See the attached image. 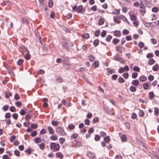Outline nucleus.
<instances>
[{"label":"nucleus","instance_id":"nucleus-1","mask_svg":"<svg viewBox=\"0 0 159 159\" xmlns=\"http://www.w3.org/2000/svg\"><path fill=\"white\" fill-rule=\"evenodd\" d=\"M56 132L59 135L64 136L66 135V133L63 128L59 126L56 128Z\"/></svg>","mask_w":159,"mask_h":159},{"label":"nucleus","instance_id":"nucleus-2","mask_svg":"<svg viewBox=\"0 0 159 159\" xmlns=\"http://www.w3.org/2000/svg\"><path fill=\"white\" fill-rule=\"evenodd\" d=\"M60 147V145L55 143H50V148L51 150H53L54 151L57 152L59 150Z\"/></svg>","mask_w":159,"mask_h":159},{"label":"nucleus","instance_id":"nucleus-3","mask_svg":"<svg viewBox=\"0 0 159 159\" xmlns=\"http://www.w3.org/2000/svg\"><path fill=\"white\" fill-rule=\"evenodd\" d=\"M61 45L63 49L66 51H69V48L68 46L67 41V40L64 37H62L61 38Z\"/></svg>","mask_w":159,"mask_h":159},{"label":"nucleus","instance_id":"nucleus-4","mask_svg":"<svg viewBox=\"0 0 159 159\" xmlns=\"http://www.w3.org/2000/svg\"><path fill=\"white\" fill-rule=\"evenodd\" d=\"M99 62L98 61H96L93 63L92 66L93 68H95L98 67L99 66Z\"/></svg>","mask_w":159,"mask_h":159},{"label":"nucleus","instance_id":"nucleus-5","mask_svg":"<svg viewBox=\"0 0 159 159\" xmlns=\"http://www.w3.org/2000/svg\"><path fill=\"white\" fill-rule=\"evenodd\" d=\"M119 18L122 19L124 21H125L128 24H129V22L124 16L120 15L119 16Z\"/></svg>","mask_w":159,"mask_h":159},{"label":"nucleus","instance_id":"nucleus-6","mask_svg":"<svg viewBox=\"0 0 159 159\" xmlns=\"http://www.w3.org/2000/svg\"><path fill=\"white\" fill-rule=\"evenodd\" d=\"M77 11L78 13H80L81 14L83 13L84 11L83 10V7L82 5L79 6L77 9Z\"/></svg>","mask_w":159,"mask_h":159},{"label":"nucleus","instance_id":"nucleus-7","mask_svg":"<svg viewBox=\"0 0 159 159\" xmlns=\"http://www.w3.org/2000/svg\"><path fill=\"white\" fill-rule=\"evenodd\" d=\"M131 84L133 85L137 86L139 84V81L138 80H133L131 82Z\"/></svg>","mask_w":159,"mask_h":159},{"label":"nucleus","instance_id":"nucleus-8","mask_svg":"<svg viewBox=\"0 0 159 159\" xmlns=\"http://www.w3.org/2000/svg\"><path fill=\"white\" fill-rule=\"evenodd\" d=\"M130 20L132 21L136 20L137 18L136 15L135 14H133L132 15H130Z\"/></svg>","mask_w":159,"mask_h":159},{"label":"nucleus","instance_id":"nucleus-9","mask_svg":"<svg viewBox=\"0 0 159 159\" xmlns=\"http://www.w3.org/2000/svg\"><path fill=\"white\" fill-rule=\"evenodd\" d=\"M147 80V77L144 75H141L139 78V80L140 81L143 82Z\"/></svg>","mask_w":159,"mask_h":159},{"label":"nucleus","instance_id":"nucleus-10","mask_svg":"<svg viewBox=\"0 0 159 159\" xmlns=\"http://www.w3.org/2000/svg\"><path fill=\"white\" fill-rule=\"evenodd\" d=\"M114 59L115 60L118 61H120L121 60V58L119 55L116 54L114 57Z\"/></svg>","mask_w":159,"mask_h":159},{"label":"nucleus","instance_id":"nucleus-11","mask_svg":"<svg viewBox=\"0 0 159 159\" xmlns=\"http://www.w3.org/2000/svg\"><path fill=\"white\" fill-rule=\"evenodd\" d=\"M49 131V133L50 134H53L54 132H53V129L50 126H48L47 127Z\"/></svg>","mask_w":159,"mask_h":159},{"label":"nucleus","instance_id":"nucleus-12","mask_svg":"<svg viewBox=\"0 0 159 159\" xmlns=\"http://www.w3.org/2000/svg\"><path fill=\"white\" fill-rule=\"evenodd\" d=\"M139 1H140V3L139 5L140 8L141 9H145V6L142 2L141 0H139Z\"/></svg>","mask_w":159,"mask_h":159},{"label":"nucleus","instance_id":"nucleus-13","mask_svg":"<svg viewBox=\"0 0 159 159\" xmlns=\"http://www.w3.org/2000/svg\"><path fill=\"white\" fill-rule=\"evenodd\" d=\"M152 70L154 71H157L159 70V66L157 64H156L152 67Z\"/></svg>","mask_w":159,"mask_h":159},{"label":"nucleus","instance_id":"nucleus-14","mask_svg":"<svg viewBox=\"0 0 159 159\" xmlns=\"http://www.w3.org/2000/svg\"><path fill=\"white\" fill-rule=\"evenodd\" d=\"M59 122L57 121L52 120L51 122V124L54 126H58Z\"/></svg>","mask_w":159,"mask_h":159},{"label":"nucleus","instance_id":"nucleus-15","mask_svg":"<svg viewBox=\"0 0 159 159\" xmlns=\"http://www.w3.org/2000/svg\"><path fill=\"white\" fill-rule=\"evenodd\" d=\"M119 18V17L118 18L116 16H114L113 18L114 21L117 23H120V21Z\"/></svg>","mask_w":159,"mask_h":159},{"label":"nucleus","instance_id":"nucleus-16","mask_svg":"<svg viewBox=\"0 0 159 159\" xmlns=\"http://www.w3.org/2000/svg\"><path fill=\"white\" fill-rule=\"evenodd\" d=\"M143 87L144 89L147 90L149 88V85L148 83H144L143 84Z\"/></svg>","mask_w":159,"mask_h":159},{"label":"nucleus","instance_id":"nucleus-17","mask_svg":"<svg viewBox=\"0 0 159 159\" xmlns=\"http://www.w3.org/2000/svg\"><path fill=\"white\" fill-rule=\"evenodd\" d=\"M114 35L117 37H119L121 35L120 32L119 31H116L114 33Z\"/></svg>","mask_w":159,"mask_h":159},{"label":"nucleus","instance_id":"nucleus-18","mask_svg":"<svg viewBox=\"0 0 159 159\" xmlns=\"http://www.w3.org/2000/svg\"><path fill=\"white\" fill-rule=\"evenodd\" d=\"M155 62V61L152 58H151L148 60V64L150 65L153 64Z\"/></svg>","mask_w":159,"mask_h":159},{"label":"nucleus","instance_id":"nucleus-19","mask_svg":"<svg viewBox=\"0 0 159 159\" xmlns=\"http://www.w3.org/2000/svg\"><path fill=\"white\" fill-rule=\"evenodd\" d=\"M139 13L142 16H143L144 14L146 12L145 9H142V10H139Z\"/></svg>","mask_w":159,"mask_h":159},{"label":"nucleus","instance_id":"nucleus-20","mask_svg":"<svg viewBox=\"0 0 159 159\" xmlns=\"http://www.w3.org/2000/svg\"><path fill=\"white\" fill-rule=\"evenodd\" d=\"M89 60L91 61H93L95 59V57L92 55H90L88 56Z\"/></svg>","mask_w":159,"mask_h":159},{"label":"nucleus","instance_id":"nucleus-21","mask_svg":"<svg viewBox=\"0 0 159 159\" xmlns=\"http://www.w3.org/2000/svg\"><path fill=\"white\" fill-rule=\"evenodd\" d=\"M89 37V35L88 33H85L82 35V37L84 39H88Z\"/></svg>","mask_w":159,"mask_h":159},{"label":"nucleus","instance_id":"nucleus-22","mask_svg":"<svg viewBox=\"0 0 159 159\" xmlns=\"http://www.w3.org/2000/svg\"><path fill=\"white\" fill-rule=\"evenodd\" d=\"M34 140V142L36 143H38L41 142V140L40 138L39 137H36L35 138Z\"/></svg>","mask_w":159,"mask_h":159},{"label":"nucleus","instance_id":"nucleus-23","mask_svg":"<svg viewBox=\"0 0 159 159\" xmlns=\"http://www.w3.org/2000/svg\"><path fill=\"white\" fill-rule=\"evenodd\" d=\"M130 91L132 92H135L136 90V88L134 86H131L129 88Z\"/></svg>","mask_w":159,"mask_h":159},{"label":"nucleus","instance_id":"nucleus-24","mask_svg":"<svg viewBox=\"0 0 159 159\" xmlns=\"http://www.w3.org/2000/svg\"><path fill=\"white\" fill-rule=\"evenodd\" d=\"M118 82L120 83H123L125 82V80L121 77H120L118 80Z\"/></svg>","mask_w":159,"mask_h":159},{"label":"nucleus","instance_id":"nucleus-25","mask_svg":"<svg viewBox=\"0 0 159 159\" xmlns=\"http://www.w3.org/2000/svg\"><path fill=\"white\" fill-rule=\"evenodd\" d=\"M154 96V94L153 92H150L149 93L148 96L149 99H152Z\"/></svg>","mask_w":159,"mask_h":159},{"label":"nucleus","instance_id":"nucleus-26","mask_svg":"<svg viewBox=\"0 0 159 159\" xmlns=\"http://www.w3.org/2000/svg\"><path fill=\"white\" fill-rule=\"evenodd\" d=\"M68 127V129L70 130H73L75 128V126L71 124L69 125Z\"/></svg>","mask_w":159,"mask_h":159},{"label":"nucleus","instance_id":"nucleus-27","mask_svg":"<svg viewBox=\"0 0 159 159\" xmlns=\"http://www.w3.org/2000/svg\"><path fill=\"white\" fill-rule=\"evenodd\" d=\"M116 50L119 52L120 53H121L123 51V50L121 47L119 46H117L116 47Z\"/></svg>","mask_w":159,"mask_h":159},{"label":"nucleus","instance_id":"nucleus-28","mask_svg":"<svg viewBox=\"0 0 159 159\" xmlns=\"http://www.w3.org/2000/svg\"><path fill=\"white\" fill-rule=\"evenodd\" d=\"M120 13V10L115 9V11L112 12V14L114 15H118Z\"/></svg>","mask_w":159,"mask_h":159},{"label":"nucleus","instance_id":"nucleus-29","mask_svg":"<svg viewBox=\"0 0 159 159\" xmlns=\"http://www.w3.org/2000/svg\"><path fill=\"white\" fill-rule=\"evenodd\" d=\"M56 156L62 159L63 158V156L61 153L58 152L56 153Z\"/></svg>","mask_w":159,"mask_h":159},{"label":"nucleus","instance_id":"nucleus-30","mask_svg":"<svg viewBox=\"0 0 159 159\" xmlns=\"http://www.w3.org/2000/svg\"><path fill=\"white\" fill-rule=\"evenodd\" d=\"M104 140L105 141V142L108 143L110 140V137L109 136H107V137H105L104 138Z\"/></svg>","mask_w":159,"mask_h":159},{"label":"nucleus","instance_id":"nucleus-31","mask_svg":"<svg viewBox=\"0 0 159 159\" xmlns=\"http://www.w3.org/2000/svg\"><path fill=\"white\" fill-rule=\"evenodd\" d=\"M104 21L102 18H100L98 20V24L99 25H102L104 23Z\"/></svg>","mask_w":159,"mask_h":159},{"label":"nucleus","instance_id":"nucleus-32","mask_svg":"<svg viewBox=\"0 0 159 159\" xmlns=\"http://www.w3.org/2000/svg\"><path fill=\"white\" fill-rule=\"evenodd\" d=\"M112 37L111 35H109L107 36L106 39V40L107 42H110L111 39Z\"/></svg>","mask_w":159,"mask_h":159},{"label":"nucleus","instance_id":"nucleus-33","mask_svg":"<svg viewBox=\"0 0 159 159\" xmlns=\"http://www.w3.org/2000/svg\"><path fill=\"white\" fill-rule=\"evenodd\" d=\"M99 41L98 39L95 40L93 42V44L94 46H97L99 44Z\"/></svg>","mask_w":159,"mask_h":159},{"label":"nucleus","instance_id":"nucleus-34","mask_svg":"<svg viewBox=\"0 0 159 159\" xmlns=\"http://www.w3.org/2000/svg\"><path fill=\"white\" fill-rule=\"evenodd\" d=\"M129 33V31L126 29H124L122 32V34L124 35L128 34Z\"/></svg>","mask_w":159,"mask_h":159},{"label":"nucleus","instance_id":"nucleus-35","mask_svg":"<svg viewBox=\"0 0 159 159\" xmlns=\"http://www.w3.org/2000/svg\"><path fill=\"white\" fill-rule=\"evenodd\" d=\"M133 70L137 72H139L140 71V68L138 66H134L133 68Z\"/></svg>","mask_w":159,"mask_h":159},{"label":"nucleus","instance_id":"nucleus-36","mask_svg":"<svg viewBox=\"0 0 159 159\" xmlns=\"http://www.w3.org/2000/svg\"><path fill=\"white\" fill-rule=\"evenodd\" d=\"M154 113L156 114V115H158L159 114V110L157 107H155L154 108Z\"/></svg>","mask_w":159,"mask_h":159},{"label":"nucleus","instance_id":"nucleus-37","mask_svg":"<svg viewBox=\"0 0 159 159\" xmlns=\"http://www.w3.org/2000/svg\"><path fill=\"white\" fill-rule=\"evenodd\" d=\"M120 41V40L116 39H114L112 41L113 43L114 44H116L118 43Z\"/></svg>","mask_w":159,"mask_h":159},{"label":"nucleus","instance_id":"nucleus-38","mask_svg":"<svg viewBox=\"0 0 159 159\" xmlns=\"http://www.w3.org/2000/svg\"><path fill=\"white\" fill-rule=\"evenodd\" d=\"M11 96V94L10 92L7 91L5 92V96L6 98H9V97Z\"/></svg>","mask_w":159,"mask_h":159},{"label":"nucleus","instance_id":"nucleus-39","mask_svg":"<svg viewBox=\"0 0 159 159\" xmlns=\"http://www.w3.org/2000/svg\"><path fill=\"white\" fill-rule=\"evenodd\" d=\"M138 74L137 73L134 72L132 75V77L133 79H135L138 76Z\"/></svg>","mask_w":159,"mask_h":159},{"label":"nucleus","instance_id":"nucleus-40","mask_svg":"<svg viewBox=\"0 0 159 159\" xmlns=\"http://www.w3.org/2000/svg\"><path fill=\"white\" fill-rule=\"evenodd\" d=\"M121 139L122 141H125L126 139V136L125 135H122L121 136Z\"/></svg>","mask_w":159,"mask_h":159},{"label":"nucleus","instance_id":"nucleus-41","mask_svg":"<svg viewBox=\"0 0 159 159\" xmlns=\"http://www.w3.org/2000/svg\"><path fill=\"white\" fill-rule=\"evenodd\" d=\"M15 104L18 107H20L22 104L21 102L20 101L16 102Z\"/></svg>","mask_w":159,"mask_h":159},{"label":"nucleus","instance_id":"nucleus-42","mask_svg":"<svg viewBox=\"0 0 159 159\" xmlns=\"http://www.w3.org/2000/svg\"><path fill=\"white\" fill-rule=\"evenodd\" d=\"M139 115L140 116H144V112L141 110H140L139 113Z\"/></svg>","mask_w":159,"mask_h":159},{"label":"nucleus","instance_id":"nucleus-43","mask_svg":"<svg viewBox=\"0 0 159 159\" xmlns=\"http://www.w3.org/2000/svg\"><path fill=\"white\" fill-rule=\"evenodd\" d=\"M137 117L136 114L134 113H133L132 114L131 118L133 119H135Z\"/></svg>","mask_w":159,"mask_h":159},{"label":"nucleus","instance_id":"nucleus-44","mask_svg":"<svg viewBox=\"0 0 159 159\" xmlns=\"http://www.w3.org/2000/svg\"><path fill=\"white\" fill-rule=\"evenodd\" d=\"M78 136V134L76 133L73 134L71 136L72 139H75L77 138Z\"/></svg>","mask_w":159,"mask_h":159},{"label":"nucleus","instance_id":"nucleus-45","mask_svg":"<svg viewBox=\"0 0 159 159\" xmlns=\"http://www.w3.org/2000/svg\"><path fill=\"white\" fill-rule=\"evenodd\" d=\"M100 137L98 134H96L95 136V140L96 141H98L100 140Z\"/></svg>","mask_w":159,"mask_h":159},{"label":"nucleus","instance_id":"nucleus-46","mask_svg":"<svg viewBox=\"0 0 159 159\" xmlns=\"http://www.w3.org/2000/svg\"><path fill=\"white\" fill-rule=\"evenodd\" d=\"M16 136L14 135H13L10 137V140L11 142H12L14 140L16 139Z\"/></svg>","mask_w":159,"mask_h":159},{"label":"nucleus","instance_id":"nucleus-47","mask_svg":"<svg viewBox=\"0 0 159 159\" xmlns=\"http://www.w3.org/2000/svg\"><path fill=\"white\" fill-rule=\"evenodd\" d=\"M14 154L17 156L19 157L20 155V152L18 150H16L14 152Z\"/></svg>","mask_w":159,"mask_h":159},{"label":"nucleus","instance_id":"nucleus-48","mask_svg":"<svg viewBox=\"0 0 159 159\" xmlns=\"http://www.w3.org/2000/svg\"><path fill=\"white\" fill-rule=\"evenodd\" d=\"M108 72L110 73L111 74H113L115 73V70L114 69H109V68L107 69Z\"/></svg>","mask_w":159,"mask_h":159},{"label":"nucleus","instance_id":"nucleus-49","mask_svg":"<svg viewBox=\"0 0 159 159\" xmlns=\"http://www.w3.org/2000/svg\"><path fill=\"white\" fill-rule=\"evenodd\" d=\"M24 57L26 59L28 60L30 59V55L28 53H26L25 56Z\"/></svg>","mask_w":159,"mask_h":159},{"label":"nucleus","instance_id":"nucleus-50","mask_svg":"<svg viewBox=\"0 0 159 159\" xmlns=\"http://www.w3.org/2000/svg\"><path fill=\"white\" fill-rule=\"evenodd\" d=\"M59 142L61 144H62L65 141V139H64L61 138L59 139Z\"/></svg>","mask_w":159,"mask_h":159},{"label":"nucleus","instance_id":"nucleus-51","mask_svg":"<svg viewBox=\"0 0 159 159\" xmlns=\"http://www.w3.org/2000/svg\"><path fill=\"white\" fill-rule=\"evenodd\" d=\"M50 138L52 140H56L57 139V138L56 135L52 136Z\"/></svg>","mask_w":159,"mask_h":159},{"label":"nucleus","instance_id":"nucleus-52","mask_svg":"<svg viewBox=\"0 0 159 159\" xmlns=\"http://www.w3.org/2000/svg\"><path fill=\"white\" fill-rule=\"evenodd\" d=\"M45 73L44 71L42 69H40L38 71V74H40L41 75H43V74Z\"/></svg>","mask_w":159,"mask_h":159},{"label":"nucleus","instance_id":"nucleus-53","mask_svg":"<svg viewBox=\"0 0 159 159\" xmlns=\"http://www.w3.org/2000/svg\"><path fill=\"white\" fill-rule=\"evenodd\" d=\"M123 76L125 79H127L129 77V74L128 73L126 72L122 75Z\"/></svg>","mask_w":159,"mask_h":159},{"label":"nucleus","instance_id":"nucleus-54","mask_svg":"<svg viewBox=\"0 0 159 159\" xmlns=\"http://www.w3.org/2000/svg\"><path fill=\"white\" fill-rule=\"evenodd\" d=\"M23 61L22 59H19L17 61V64L19 66H20L23 63Z\"/></svg>","mask_w":159,"mask_h":159},{"label":"nucleus","instance_id":"nucleus-55","mask_svg":"<svg viewBox=\"0 0 159 159\" xmlns=\"http://www.w3.org/2000/svg\"><path fill=\"white\" fill-rule=\"evenodd\" d=\"M152 11L154 12H157L158 11V9L156 7H154L152 9Z\"/></svg>","mask_w":159,"mask_h":159},{"label":"nucleus","instance_id":"nucleus-56","mask_svg":"<svg viewBox=\"0 0 159 159\" xmlns=\"http://www.w3.org/2000/svg\"><path fill=\"white\" fill-rule=\"evenodd\" d=\"M76 146L78 147H80L81 146V141H78L76 143Z\"/></svg>","mask_w":159,"mask_h":159},{"label":"nucleus","instance_id":"nucleus-57","mask_svg":"<svg viewBox=\"0 0 159 159\" xmlns=\"http://www.w3.org/2000/svg\"><path fill=\"white\" fill-rule=\"evenodd\" d=\"M151 40L152 43L153 44H155L157 43V40L155 39H151Z\"/></svg>","mask_w":159,"mask_h":159},{"label":"nucleus","instance_id":"nucleus-58","mask_svg":"<svg viewBox=\"0 0 159 159\" xmlns=\"http://www.w3.org/2000/svg\"><path fill=\"white\" fill-rule=\"evenodd\" d=\"M44 144L43 143H42L39 145V148L41 150H43L44 148Z\"/></svg>","mask_w":159,"mask_h":159},{"label":"nucleus","instance_id":"nucleus-59","mask_svg":"<svg viewBox=\"0 0 159 159\" xmlns=\"http://www.w3.org/2000/svg\"><path fill=\"white\" fill-rule=\"evenodd\" d=\"M148 79L150 81H151L153 80L154 76L151 75H149L148 76Z\"/></svg>","mask_w":159,"mask_h":159},{"label":"nucleus","instance_id":"nucleus-60","mask_svg":"<svg viewBox=\"0 0 159 159\" xmlns=\"http://www.w3.org/2000/svg\"><path fill=\"white\" fill-rule=\"evenodd\" d=\"M9 107V106L8 105H6L3 107V110L6 111H7Z\"/></svg>","mask_w":159,"mask_h":159},{"label":"nucleus","instance_id":"nucleus-61","mask_svg":"<svg viewBox=\"0 0 159 159\" xmlns=\"http://www.w3.org/2000/svg\"><path fill=\"white\" fill-rule=\"evenodd\" d=\"M146 6L148 7H150L151 6L152 4L149 1H148L145 4Z\"/></svg>","mask_w":159,"mask_h":159},{"label":"nucleus","instance_id":"nucleus-62","mask_svg":"<svg viewBox=\"0 0 159 159\" xmlns=\"http://www.w3.org/2000/svg\"><path fill=\"white\" fill-rule=\"evenodd\" d=\"M125 71L124 68L123 67H120L118 70V72L119 73H121Z\"/></svg>","mask_w":159,"mask_h":159},{"label":"nucleus","instance_id":"nucleus-63","mask_svg":"<svg viewBox=\"0 0 159 159\" xmlns=\"http://www.w3.org/2000/svg\"><path fill=\"white\" fill-rule=\"evenodd\" d=\"M38 127V125L36 124L33 123L31 125V127L33 129L36 128Z\"/></svg>","mask_w":159,"mask_h":159},{"label":"nucleus","instance_id":"nucleus-64","mask_svg":"<svg viewBox=\"0 0 159 159\" xmlns=\"http://www.w3.org/2000/svg\"><path fill=\"white\" fill-rule=\"evenodd\" d=\"M11 117V114L9 113H7L5 114V117L6 118H9Z\"/></svg>","mask_w":159,"mask_h":159}]
</instances>
